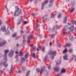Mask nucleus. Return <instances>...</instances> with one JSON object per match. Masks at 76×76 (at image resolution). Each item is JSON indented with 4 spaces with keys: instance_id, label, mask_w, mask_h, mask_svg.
Returning a JSON list of instances; mask_svg holds the SVG:
<instances>
[{
    "instance_id": "nucleus-1",
    "label": "nucleus",
    "mask_w": 76,
    "mask_h": 76,
    "mask_svg": "<svg viewBox=\"0 0 76 76\" xmlns=\"http://www.w3.org/2000/svg\"><path fill=\"white\" fill-rule=\"evenodd\" d=\"M9 52V50H5L4 51L5 54L4 55V60L5 61L3 62V64L5 67H7L8 66L7 64V63L6 62V61H7V53H8Z\"/></svg>"
},
{
    "instance_id": "nucleus-2",
    "label": "nucleus",
    "mask_w": 76,
    "mask_h": 76,
    "mask_svg": "<svg viewBox=\"0 0 76 76\" xmlns=\"http://www.w3.org/2000/svg\"><path fill=\"white\" fill-rule=\"evenodd\" d=\"M15 9H17L16 11L14 12V15L15 17L18 16L21 13V9H20L18 7V6H16L15 7Z\"/></svg>"
},
{
    "instance_id": "nucleus-3",
    "label": "nucleus",
    "mask_w": 76,
    "mask_h": 76,
    "mask_svg": "<svg viewBox=\"0 0 76 76\" xmlns=\"http://www.w3.org/2000/svg\"><path fill=\"white\" fill-rule=\"evenodd\" d=\"M1 39L0 37V41L1 40ZM7 43V41L5 40H3L0 41V48L1 47H4V45Z\"/></svg>"
},
{
    "instance_id": "nucleus-4",
    "label": "nucleus",
    "mask_w": 76,
    "mask_h": 76,
    "mask_svg": "<svg viewBox=\"0 0 76 76\" xmlns=\"http://www.w3.org/2000/svg\"><path fill=\"white\" fill-rule=\"evenodd\" d=\"M58 27L57 25H55L52 28V31L54 32L57 31Z\"/></svg>"
},
{
    "instance_id": "nucleus-5",
    "label": "nucleus",
    "mask_w": 76,
    "mask_h": 76,
    "mask_svg": "<svg viewBox=\"0 0 76 76\" xmlns=\"http://www.w3.org/2000/svg\"><path fill=\"white\" fill-rule=\"evenodd\" d=\"M14 53V50H11L9 54V56L10 57V58H12L13 56Z\"/></svg>"
},
{
    "instance_id": "nucleus-6",
    "label": "nucleus",
    "mask_w": 76,
    "mask_h": 76,
    "mask_svg": "<svg viewBox=\"0 0 76 76\" xmlns=\"http://www.w3.org/2000/svg\"><path fill=\"white\" fill-rule=\"evenodd\" d=\"M48 1L49 0H46L44 1V3H43L42 4V7L41 8L42 10H43L44 9L45 7V4H46L47 3H48Z\"/></svg>"
},
{
    "instance_id": "nucleus-7",
    "label": "nucleus",
    "mask_w": 76,
    "mask_h": 76,
    "mask_svg": "<svg viewBox=\"0 0 76 76\" xmlns=\"http://www.w3.org/2000/svg\"><path fill=\"white\" fill-rule=\"evenodd\" d=\"M18 18L19 19L18 21V24H19L21 23L22 21L23 20V16H21L20 17H19Z\"/></svg>"
},
{
    "instance_id": "nucleus-8",
    "label": "nucleus",
    "mask_w": 76,
    "mask_h": 76,
    "mask_svg": "<svg viewBox=\"0 0 76 76\" xmlns=\"http://www.w3.org/2000/svg\"><path fill=\"white\" fill-rule=\"evenodd\" d=\"M61 64V61L60 60H57L56 66H58Z\"/></svg>"
},
{
    "instance_id": "nucleus-9",
    "label": "nucleus",
    "mask_w": 76,
    "mask_h": 76,
    "mask_svg": "<svg viewBox=\"0 0 76 76\" xmlns=\"http://www.w3.org/2000/svg\"><path fill=\"white\" fill-rule=\"evenodd\" d=\"M1 30L3 32H4L6 31V26H2L1 28Z\"/></svg>"
},
{
    "instance_id": "nucleus-10",
    "label": "nucleus",
    "mask_w": 76,
    "mask_h": 76,
    "mask_svg": "<svg viewBox=\"0 0 76 76\" xmlns=\"http://www.w3.org/2000/svg\"><path fill=\"white\" fill-rule=\"evenodd\" d=\"M45 67H43L42 68H41V71L40 72V74H41L42 72H44L45 70Z\"/></svg>"
},
{
    "instance_id": "nucleus-11",
    "label": "nucleus",
    "mask_w": 76,
    "mask_h": 76,
    "mask_svg": "<svg viewBox=\"0 0 76 76\" xmlns=\"http://www.w3.org/2000/svg\"><path fill=\"white\" fill-rule=\"evenodd\" d=\"M68 57V55L66 54L63 56V58L64 60H69V59L67 58Z\"/></svg>"
},
{
    "instance_id": "nucleus-12",
    "label": "nucleus",
    "mask_w": 76,
    "mask_h": 76,
    "mask_svg": "<svg viewBox=\"0 0 76 76\" xmlns=\"http://www.w3.org/2000/svg\"><path fill=\"white\" fill-rule=\"evenodd\" d=\"M67 16H66L64 18V20L63 21V22L65 23H67Z\"/></svg>"
},
{
    "instance_id": "nucleus-13",
    "label": "nucleus",
    "mask_w": 76,
    "mask_h": 76,
    "mask_svg": "<svg viewBox=\"0 0 76 76\" xmlns=\"http://www.w3.org/2000/svg\"><path fill=\"white\" fill-rule=\"evenodd\" d=\"M29 57V53L28 52H27L26 53L25 56V58H28Z\"/></svg>"
},
{
    "instance_id": "nucleus-14",
    "label": "nucleus",
    "mask_w": 76,
    "mask_h": 76,
    "mask_svg": "<svg viewBox=\"0 0 76 76\" xmlns=\"http://www.w3.org/2000/svg\"><path fill=\"white\" fill-rule=\"evenodd\" d=\"M25 58H25L22 57L20 59L21 63H22L23 62H24V61H25L26 60Z\"/></svg>"
},
{
    "instance_id": "nucleus-15",
    "label": "nucleus",
    "mask_w": 76,
    "mask_h": 76,
    "mask_svg": "<svg viewBox=\"0 0 76 76\" xmlns=\"http://www.w3.org/2000/svg\"><path fill=\"white\" fill-rule=\"evenodd\" d=\"M69 37L71 41H73V37L72 35H69Z\"/></svg>"
},
{
    "instance_id": "nucleus-16",
    "label": "nucleus",
    "mask_w": 76,
    "mask_h": 76,
    "mask_svg": "<svg viewBox=\"0 0 76 76\" xmlns=\"http://www.w3.org/2000/svg\"><path fill=\"white\" fill-rule=\"evenodd\" d=\"M74 29V27L73 26H71L69 28L70 31H73Z\"/></svg>"
},
{
    "instance_id": "nucleus-17",
    "label": "nucleus",
    "mask_w": 76,
    "mask_h": 76,
    "mask_svg": "<svg viewBox=\"0 0 76 76\" xmlns=\"http://www.w3.org/2000/svg\"><path fill=\"white\" fill-rule=\"evenodd\" d=\"M66 72V70L64 69H62L61 71V74H63L64 73Z\"/></svg>"
},
{
    "instance_id": "nucleus-18",
    "label": "nucleus",
    "mask_w": 76,
    "mask_h": 76,
    "mask_svg": "<svg viewBox=\"0 0 76 76\" xmlns=\"http://www.w3.org/2000/svg\"><path fill=\"white\" fill-rule=\"evenodd\" d=\"M34 38V37L33 35H29L28 37V39H30L33 38Z\"/></svg>"
},
{
    "instance_id": "nucleus-19",
    "label": "nucleus",
    "mask_w": 76,
    "mask_h": 76,
    "mask_svg": "<svg viewBox=\"0 0 76 76\" xmlns=\"http://www.w3.org/2000/svg\"><path fill=\"white\" fill-rule=\"evenodd\" d=\"M23 52L21 50H20L19 53L18 55L19 56H22L23 55Z\"/></svg>"
},
{
    "instance_id": "nucleus-20",
    "label": "nucleus",
    "mask_w": 76,
    "mask_h": 76,
    "mask_svg": "<svg viewBox=\"0 0 76 76\" xmlns=\"http://www.w3.org/2000/svg\"><path fill=\"white\" fill-rule=\"evenodd\" d=\"M17 33L15 32L12 35V37H16V35H17Z\"/></svg>"
},
{
    "instance_id": "nucleus-21",
    "label": "nucleus",
    "mask_w": 76,
    "mask_h": 76,
    "mask_svg": "<svg viewBox=\"0 0 76 76\" xmlns=\"http://www.w3.org/2000/svg\"><path fill=\"white\" fill-rule=\"evenodd\" d=\"M59 68L58 67L57 68H55L54 69V70L55 71H56V72H58L59 70Z\"/></svg>"
},
{
    "instance_id": "nucleus-22",
    "label": "nucleus",
    "mask_w": 76,
    "mask_h": 76,
    "mask_svg": "<svg viewBox=\"0 0 76 76\" xmlns=\"http://www.w3.org/2000/svg\"><path fill=\"white\" fill-rule=\"evenodd\" d=\"M67 52V50L66 48H65L64 50L63 51V53H66Z\"/></svg>"
},
{
    "instance_id": "nucleus-23",
    "label": "nucleus",
    "mask_w": 76,
    "mask_h": 76,
    "mask_svg": "<svg viewBox=\"0 0 76 76\" xmlns=\"http://www.w3.org/2000/svg\"><path fill=\"white\" fill-rule=\"evenodd\" d=\"M13 71V65H12L11 66L10 69V73H11Z\"/></svg>"
},
{
    "instance_id": "nucleus-24",
    "label": "nucleus",
    "mask_w": 76,
    "mask_h": 76,
    "mask_svg": "<svg viewBox=\"0 0 76 76\" xmlns=\"http://www.w3.org/2000/svg\"><path fill=\"white\" fill-rule=\"evenodd\" d=\"M68 26L67 25H66L64 27V29L65 30H66L68 29Z\"/></svg>"
},
{
    "instance_id": "nucleus-25",
    "label": "nucleus",
    "mask_w": 76,
    "mask_h": 76,
    "mask_svg": "<svg viewBox=\"0 0 76 76\" xmlns=\"http://www.w3.org/2000/svg\"><path fill=\"white\" fill-rule=\"evenodd\" d=\"M75 5V2L74 1H72L71 3L70 4V6H74Z\"/></svg>"
},
{
    "instance_id": "nucleus-26",
    "label": "nucleus",
    "mask_w": 76,
    "mask_h": 76,
    "mask_svg": "<svg viewBox=\"0 0 76 76\" xmlns=\"http://www.w3.org/2000/svg\"><path fill=\"white\" fill-rule=\"evenodd\" d=\"M71 44L70 43L69 44H66L65 45V46L66 47H69V46H71Z\"/></svg>"
},
{
    "instance_id": "nucleus-27",
    "label": "nucleus",
    "mask_w": 76,
    "mask_h": 76,
    "mask_svg": "<svg viewBox=\"0 0 76 76\" xmlns=\"http://www.w3.org/2000/svg\"><path fill=\"white\" fill-rule=\"evenodd\" d=\"M48 69H51V65L50 64H48Z\"/></svg>"
},
{
    "instance_id": "nucleus-28",
    "label": "nucleus",
    "mask_w": 76,
    "mask_h": 76,
    "mask_svg": "<svg viewBox=\"0 0 76 76\" xmlns=\"http://www.w3.org/2000/svg\"><path fill=\"white\" fill-rule=\"evenodd\" d=\"M26 67L25 66H23L22 67V71H25L26 70Z\"/></svg>"
},
{
    "instance_id": "nucleus-29",
    "label": "nucleus",
    "mask_w": 76,
    "mask_h": 76,
    "mask_svg": "<svg viewBox=\"0 0 76 76\" xmlns=\"http://www.w3.org/2000/svg\"><path fill=\"white\" fill-rule=\"evenodd\" d=\"M10 34V32L9 31H7L5 33V34H6V35H8Z\"/></svg>"
},
{
    "instance_id": "nucleus-30",
    "label": "nucleus",
    "mask_w": 76,
    "mask_h": 76,
    "mask_svg": "<svg viewBox=\"0 0 76 76\" xmlns=\"http://www.w3.org/2000/svg\"><path fill=\"white\" fill-rule=\"evenodd\" d=\"M56 52H57V51H53L52 52V55H53V54H56Z\"/></svg>"
},
{
    "instance_id": "nucleus-31",
    "label": "nucleus",
    "mask_w": 76,
    "mask_h": 76,
    "mask_svg": "<svg viewBox=\"0 0 76 76\" xmlns=\"http://www.w3.org/2000/svg\"><path fill=\"white\" fill-rule=\"evenodd\" d=\"M73 51V50L72 49H70L69 50V52L70 53H72Z\"/></svg>"
},
{
    "instance_id": "nucleus-32",
    "label": "nucleus",
    "mask_w": 76,
    "mask_h": 76,
    "mask_svg": "<svg viewBox=\"0 0 76 76\" xmlns=\"http://www.w3.org/2000/svg\"><path fill=\"white\" fill-rule=\"evenodd\" d=\"M47 58H48V56H45L44 57V59H43V61H45V60H46Z\"/></svg>"
},
{
    "instance_id": "nucleus-33",
    "label": "nucleus",
    "mask_w": 76,
    "mask_h": 76,
    "mask_svg": "<svg viewBox=\"0 0 76 76\" xmlns=\"http://www.w3.org/2000/svg\"><path fill=\"white\" fill-rule=\"evenodd\" d=\"M52 52V51L51 50H49L48 51V54L49 55L51 54Z\"/></svg>"
},
{
    "instance_id": "nucleus-34",
    "label": "nucleus",
    "mask_w": 76,
    "mask_h": 76,
    "mask_svg": "<svg viewBox=\"0 0 76 76\" xmlns=\"http://www.w3.org/2000/svg\"><path fill=\"white\" fill-rule=\"evenodd\" d=\"M55 35L54 34H53L51 36V37L52 38H54L55 37Z\"/></svg>"
},
{
    "instance_id": "nucleus-35",
    "label": "nucleus",
    "mask_w": 76,
    "mask_h": 76,
    "mask_svg": "<svg viewBox=\"0 0 76 76\" xmlns=\"http://www.w3.org/2000/svg\"><path fill=\"white\" fill-rule=\"evenodd\" d=\"M57 15V14H55L51 16L52 18H53L55 17V16Z\"/></svg>"
},
{
    "instance_id": "nucleus-36",
    "label": "nucleus",
    "mask_w": 76,
    "mask_h": 76,
    "mask_svg": "<svg viewBox=\"0 0 76 76\" xmlns=\"http://www.w3.org/2000/svg\"><path fill=\"white\" fill-rule=\"evenodd\" d=\"M61 16V13H59L58 14V18H60Z\"/></svg>"
},
{
    "instance_id": "nucleus-37",
    "label": "nucleus",
    "mask_w": 76,
    "mask_h": 76,
    "mask_svg": "<svg viewBox=\"0 0 76 76\" xmlns=\"http://www.w3.org/2000/svg\"><path fill=\"white\" fill-rule=\"evenodd\" d=\"M42 34H39V38L40 39H42Z\"/></svg>"
},
{
    "instance_id": "nucleus-38",
    "label": "nucleus",
    "mask_w": 76,
    "mask_h": 76,
    "mask_svg": "<svg viewBox=\"0 0 76 76\" xmlns=\"http://www.w3.org/2000/svg\"><path fill=\"white\" fill-rule=\"evenodd\" d=\"M49 72H47V71H46V76H48L49 75Z\"/></svg>"
},
{
    "instance_id": "nucleus-39",
    "label": "nucleus",
    "mask_w": 76,
    "mask_h": 76,
    "mask_svg": "<svg viewBox=\"0 0 76 76\" xmlns=\"http://www.w3.org/2000/svg\"><path fill=\"white\" fill-rule=\"evenodd\" d=\"M30 72V71L28 70L26 73V76H28V75L29 74Z\"/></svg>"
},
{
    "instance_id": "nucleus-40",
    "label": "nucleus",
    "mask_w": 76,
    "mask_h": 76,
    "mask_svg": "<svg viewBox=\"0 0 76 76\" xmlns=\"http://www.w3.org/2000/svg\"><path fill=\"white\" fill-rule=\"evenodd\" d=\"M52 5H53V4H51V3H50L49 4V7L50 8H51Z\"/></svg>"
},
{
    "instance_id": "nucleus-41",
    "label": "nucleus",
    "mask_w": 76,
    "mask_h": 76,
    "mask_svg": "<svg viewBox=\"0 0 76 76\" xmlns=\"http://www.w3.org/2000/svg\"><path fill=\"white\" fill-rule=\"evenodd\" d=\"M36 71L38 73H39L40 72V69L39 68H37Z\"/></svg>"
},
{
    "instance_id": "nucleus-42",
    "label": "nucleus",
    "mask_w": 76,
    "mask_h": 76,
    "mask_svg": "<svg viewBox=\"0 0 76 76\" xmlns=\"http://www.w3.org/2000/svg\"><path fill=\"white\" fill-rule=\"evenodd\" d=\"M40 25L39 24L37 25L36 26L35 29H37L38 28L39 26Z\"/></svg>"
},
{
    "instance_id": "nucleus-43",
    "label": "nucleus",
    "mask_w": 76,
    "mask_h": 76,
    "mask_svg": "<svg viewBox=\"0 0 76 76\" xmlns=\"http://www.w3.org/2000/svg\"><path fill=\"white\" fill-rule=\"evenodd\" d=\"M54 58V56L53 55H52L51 58V60H53Z\"/></svg>"
},
{
    "instance_id": "nucleus-44",
    "label": "nucleus",
    "mask_w": 76,
    "mask_h": 76,
    "mask_svg": "<svg viewBox=\"0 0 76 76\" xmlns=\"http://www.w3.org/2000/svg\"><path fill=\"white\" fill-rule=\"evenodd\" d=\"M74 8L70 10V12L71 13H73L74 11Z\"/></svg>"
},
{
    "instance_id": "nucleus-45",
    "label": "nucleus",
    "mask_w": 76,
    "mask_h": 76,
    "mask_svg": "<svg viewBox=\"0 0 76 76\" xmlns=\"http://www.w3.org/2000/svg\"><path fill=\"white\" fill-rule=\"evenodd\" d=\"M36 47H34L33 48V50H34V51H36Z\"/></svg>"
},
{
    "instance_id": "nucleus-46",
    "label": "nucleus",
    "mask_w": 76,
    "mask_h": 76,
    "mask_svg": "<svg viewBox=\"0 0 76 76\" xmlns=\"http://www.w3.org/2000/svg\"><path fill=\"white\" fill-rule=\"evenodd\" d=\"M33 57H34V58H36V57H35V53H34L33 54Z\"/></svg>"
},
{
    "instance_id": "nucleus-47",
    "label": "nucleus",
    "mask_w": 76,
    "mask_h": 76,
    "mask_svg": "<svg viewBox=\"0 0 76 76\" xmlns=\"http://www.w3.org/2000/svg\"><path fill=\"white\" fill-rule=\"evenodd\" d=\"M26 38V35H23V39H25Z\"/></svg>"
},
{
    "instance_id": "nucleus-48",
    "label": "nucleus",
    "mask_w": 76,
    "mask_h": 76,
    "mask_svg": "<svg viewBox=\"0 0 76 76\" xmlns=\"http://www.w3.org/2000/svg\"><path fill=\"white\" fill-rule=\"evenodd\" d=\"M45 48H43L42 49V52H45Z\"/></svg>"
},
{
    "instance_id": "nucleus-49",
    "label": "nucleus",
    "mask_w": 76,
    "mask_h": 76,
    "mask_svg": "<svg viewBox=\"0 0 76 76\" xmlns=\"http://www.w3.org/2000/svg\"><path fill=\"white\" fill-rule=\"evenodd\" d=\"M53 1L54 0H51L50 1L49 3H50L53 4L52 3L53 2Z\"/></svg>"
},
{
    "instance_id": "nucleus-50",
    "label": "nucleus",
    "mask_w": 76,
    "mask_h": 76,
    "mask_svg": "<svg viewBox=\"0 0 76 76\" xmlns=\"http://www.w3.org/2000/svg\"><path fill=\"white\" fill-rule=\"evenodd\" d=\"M3 71L1 70H0V74H3Z\"/></svg>"
},
{
    "instance_id": "nucleus-51",
    "label": "nucleus",
    "mask_w": 76,
    "mask_h": 76,
    "mask_svg": "<svg viewBox=\"0 0 76 76\" xmlns=\"http://www.w3.org/2000/svg\"><path fill=\"white\" fill-rule=\"evenodd\" d=\"M30 39H28L27 40V43H30L29 42H30Z\"/></svg>"
},
{
    "instance_id": "nucleus-52",
    "label": "nucleus",
    "mask_w": 76,
    "mask_h": 76,
    "mask_svg": "<svg viewBox=\"0 0 76 76\" xmlns=\"http://www.w3.org/2000/svg\"><path fill=\"white\" fill-rule=\"evenodd\" d=\"M19 38H20V37L17 36L16 37L15 39H19Z\"/></svg>"
},
{
    "instance_id": "nucleus-53",
    "label": "nucleus",
    "mask_w": 76,
    "mask_h": 76,
    "mask_svg": "<svg viewBox=\"0 0 76 76\" xmlns=\"http://www.w3.org/2000/svg\"><path fill=\"white\" fill-rule=\"evenodd\" d=\"M72 23L73 24H75V20H73Z\"/></svg>"
},
{
    "instance_id": "nucleus-54",
    "label": "nucleus",
    "mask_w": 76,
    "mask_h": 76,
    "mask_svg": "<svg viewBox=\"0 0 76 76\" xmlns=\"http://www.w3.org/2000/svg\"><path fill=\"white\" fill-rule=\"evenodd\" d=\"M52 31L51 28H49V31H50V32Z\"/></svg>"
},
{
    "instance_id": "nucleus-55",
    "label": "nucleus",
    "mask_w": 76,
    "mask_h": 76,
    "mask_svg": "<svg viewBox=\"0 0 76 76\" xmlns=\"http://www.w3.org/2000/svg\"><path fill=\"white\" fill-rule=\"evenodd\" d=\"M3 57V55L1 54L0 53V58H1V57Z\"/></svg>"
},
{
    "instance_id": "nucleus-56",
    "label": "nucleus",
    "mask_w": 76,
    "mask_h": 76,
    "mask_svg": "<svg viewBox=\"0 0 76 76\" xmlns=\"http://www.w3.org/2000/svg\"><path fill=\"white\" fill-rule=\"evenodd\" d=\"M42 48H41V46H39V50H40V49H41Z\"/></svg>"
},
{
    "instance_id": "nucleus-57",
    "label": "nucleus",
    "mask_w": 76,
    "mask_h": 76,
    "mask_svg": "<svg viewBox=\"0 0 76 76\" xmlns=\"http://www.w3.org/2000/svg\"><path fill=\"white\" fill-rule=\"evenodd\" d=\"M27 22L26 21H25L24 22V24H27Z\"/></svg>"
},
{
    "instance_id": "nucleus-58",
    "label": "nucleus",
    "mask_w": 76,
    "mask_h": 76,
    "mask_svg": "<svg viewBox=\"0 0 76 76\" xmlns=\"http://www.w3.org/2000/svg\"><path fill=\"white\" fill-rule=\"evenodd\" d=\"M38 0H35V3H37L38 2Z\"/></svg>"
},
{
    "instance_id": "nucleus-59",
    "label": "nucleus",
    "mask_w": 76,
    "mask_h": 76,
    "mask_svg": "<svg viewBox=\"0 0 76 76\" xmlns=\"http://www.w3.org/2000/svg\"><path fill=\"white\" fill-rule=\"evenodd\" d=\"M67 24H68V25H69V26H71V25H72V24H71V23H69V22Z\"/></svg>"
},
{
    "instance_id": "nucleus-60",
    "label": "nucleus",
    "mask_w": 76,
    "mask_h": 76,
    "mask_svg": "<svg viewBox=\"0 0 76 76\" xmlns=\"http://www.w3.org/2000/svg\"><path fill=\"white\" fill-rule=\"evenodd\" d=\"M2 24V21L1 20H0V25Z\"/></svg>"
},
{
    "instance_id": "nucleus-61",
    "label": "nucleus",
    "mask_w": 76,
    "mask_h": 76,
    "mask_svg": "<svg viewBox=\"0 0 76 76\" xmlns=\"http://www.w3.org/2000/svg\"><path fill=\"white\" fill-rule=\"evenodd\" d=\"M18 51H16L15 52V54H18Z\"/></svg>"
},
{
    "instance_id": "nucleus-62",
    "label": "nucleus",
    "mask_w": 76,
    "mask_h": 76,
    "mask_svg": "<svg viewBox=\"0 0 76 76\" xmlns=\"http://www.w3.org/2000/svg\"><path fill=\"white\" fill-rule=\"evenodd\" d=\"M47 18H45V19H44V20H44V21H46L47 20Z\"/></svg>"
},
{
    "instance_id": "nucleus-63",
    "label": "nucleus",
    "mask_w": 76,
    "mask_h": 76,
    "mask_svg": "<svg viewBox=\"0 0 76 76\" xmlns=\"http://www.w3.org/2000/svg\"><path fill=\"white\" fill-rule=\"evenodd\" d=\"M35 15V13H33V16H34Z\"/></svg>"
},
{
    "instance_id": "nucleus-64",
    "label": "nucleus",
    "mask_w": 76,
    "mask_h": 76,
    "mask_svg": "<svg viewBox=\"0 0 76 76\" xmlns=\"http://www.w3.org/2000/svg\"><path fill=\"white\" fill-rule=\"evenodd\" d=\"M23 33V31L22 30L20 31V33Z\"/></svg>"
}]
</instances>
